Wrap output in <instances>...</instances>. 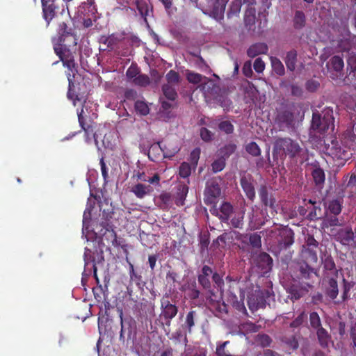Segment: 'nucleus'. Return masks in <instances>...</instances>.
<instances>
[{
	"instance_id": "18",
	"label": "nucleus",
	"mask_w": 356,
	"mask_h": 356,
	"mask_svg": "<svg viewBox=\"0 0 356 356\" xmlns=\"http://www.w3.org/2000/svg\"><path fill=\"white\" fill-rule=\"evenodd\" d=\"M257 264L264 272L271 270L273 266V259L266 252L260 253L257 258Z\"/></svg>"
},
{
	"instance_id": "4",
	"label": "nucleus",
	"mask_w": 356,
	"mask_h": 356,
	"mask_svg": "<svg viewBox=\"0 0 356 356\" xmlns=\"http://www.w3.org/2000/svg\"><path fill=\"white\" fill-rule=\"evenodd\" d=\"M329 129H334V118L331 115L327 113L321 118L318 113H313L310 136L316 137L318 134H323Z\"/></svg>"
},
{
	"instance_id": "16",
	"label": "nucleus",
	"mask_w": 356,
	"mask_h": 356,
	"mask_svg": "<svg viewBox=\"0 0 356 356\" xmlns=\"http://www.w3.org/2000/svg\"><path fill=\"white\" fill-rule=\"evenodd\" d=\"M161 306L163 311L160 315V321L163 325L164 322H163L162 318H165L167 320L165 323L167 324L168 323V320L173 318L177 314V309L175 305L170 304L168 301H163Z\"/></svg>"
},
{
	"instance_id": "34",
	"label": "nucleus",
	"mask_w": 356,
	"mask_h": 356,
	"mask_svg": "<svg viewBox=\"0 0 356 356\" xmlns=\"http://www.w3.org/2000/svg\"><path fill=\"white\" fill-rule=\"evenodd\" d=\"M338 293L339 290L337 281L333 278H330L328 281V286L326 289V294L331 299H334L337 298Z\"/></svg>"
},
{
	"instance_id": "29",
	"label": "nucleus",
	"mask_w": 356,
	"mask_h": 356,
	"mask_svg": "<svg viewBox=\"0 0 356 356\" xmlns=\"http://www.w3.org/2000/svg\"><path fill=\"white\" fill-rule=\"evenodd\" d=\"M296 61L297 51L294 49H292L286 54L285 58V63L287 69L290 71H294L296 69Z\"/></svg>"
},
{
	"instance_id": "13",
	"label": "nucleus",
	"mask_w": 356,
	"mask_h": 356,
	"mask_svg": "<svg viewBox=\"0 0 356 356\" xmlns=\"http://www.w3.org/2000/svg\"><path fill=\"white\" fill-rule=\"evenodd\" d=\"M293 232L287 227L280 229L277 239L280 248L286 249L293 243Z\"/></svg>"
},
{
	"instance_id": "58",
	"label": "nucleus",
	"mask_w": 356,
	"mask_h": 356,
	"mask_svg": "<svg viewBox=\"0 0 356 356\" xmlns=\"http://www.w3.org/2000/svg\"><path fill=\"white\" fill-rule=\"evenodd\" d=\"M247 152L254 156H257L260 154V149L259 146L254 142L249 143L246 146Z\"/></svg>"
},
{
	"instance_id": "37",
	"label": "nucleus",
	"mask_w": 356,
	"mask_h": 356,
	"mask_svg": "<svg viewBox=\"0 0 356 356\" xmlns=\"http://www.w3.org/2000/svg\"><path fill=\"white\" fill-rule=\"evenodd\" d=\"M134 108L136 112L140 115H147L149 113V106L144 101H136L134 104Z\"/></svg>"
},
{
	"instance_id": "32",
	"label": "nucleus",
	"mask_w": 356,
	"mask_h": 356,
	"mask_svg": "<svg viewBox=\"0 0 356 356\" xmlns=\"http://www.w3.org/2000/svg\"><path fill=\"white\" fill-rule=\"evenodd\" d=\"M163 96L169 101L175 102L177 93L175 88L170 84H165L162 88Z\"/></svg>"
},
{
	"instance_id": "30",
	"label": "nucleus",
	"mask_w": 356,
	"mask_h": 356,
	"mask_svg": "<svg viewBox=\"0 0 356 356\" xmlns=\"http://www.w3.org/2000/svg\"><path fill=\"white\" fill-rule=\"evenodd\" d=\"M316 334L318 341L322 347H327L330 341V336L328 332L322 327L316 330Z\"/></svg>"
},
{
	"instance_id": "56",
	"label": "nucleus",
	"mask_w": 356,
	"mask_h": 356,
	"mask_svg": "<svg viewBox=\"0 0 356 356\" xmlns=\"http://www.w3.org/2000/svg\"><path fill=\"white\" fill-rule=\"evenodd\" d=\"M249 226L251 229H257L260 225V222L257 220V212H254L253 209L249 214Z\"/></svg>"
},
{
	"instance_id": "38",
	"label": "nucleus",
	"mask_w": 356,
	"mask_h": 356,
	"mask_svg": "<svg viewBox=\"0 0 356 356\" xmlns=\"http://www.w3.org/2000/svg\"><path fill=\"white\" fill-rule=\"evenodd\" d=\"M332 68L336 72H341L344 66L343 60L339 56H334L329 61Z\"/></svg>"
},
{
	"instance_id": "11",
	"label": "nucleus",
	"mask_w": 356,
	"mask_h": 356,
	"mask_svg": "<svg viewBox=\"0 0 356 356\" xmlns=\"http://www.w3.org/2000/svg\"><path fill=\"white\" fill-rule=\"evenodd\" d=\"M221 194V190L219 184L215 181H210L207 183L205 190V202L212 204L215 200Z\"/></svg>"
},
{
	"instance_id": "62",
	"label": "nucleus",
	"mask_w": 356,
	"mask_h": 356,
	"mask_svg": "<svg viewBox=\"0 0 356 356\" xmlns=\"http://www.w3.org/2000/svg\"><path fill=\"white\" fill-rule=\"evenodd\" d=\"M319 86V83L317 81L313 79L308 80L305 83L306 90L310 92L316 91Z\"/></svg>"
},
{
	"instance_id": "5",
	"label": "nucleus",
	"mask_w": 356,
	"mask_h": 356,
	"mask_svg": "<svg viewBox=\"0 0 356 356\" xmlns=\"http://www.w3.org/2000/svg\"><path fill=\"white\" fill-rule=\"evenodd\" d=\"M269 297V292L266 290H255L248 297V304L249 309L254 312L259 308H264L266 305V298Z\"/></svg>"
},
{
	"instance_id": "51",
	"label": "nucleus",
	"mask_w": 356,
	"mask_h": 356,
	"mask_svg": "<svg viewBox=\"0 0 356 356\" xmlns=\"http://www.w3.org/2000/svg\"><path fill=\"white\" fill-rule=\"evenodd\" d=\"M243 216L244 213H240L238 215H236L232 220H231V225L234 228H238L241 229L243 225Z\"/></svg>"
},
{
	"instance_id": "50",
	"label": "nucleus",
	"mask_w": 356,
	"mask_h": 356,
	"mask_svg": "<svg viewBox=\"0 0 356 356\" xmlns=\"http://www.w3.org/2000/svg\"><path fill=\"white\" fill-rule=\"evenodd\" d=\"M271 341L270 337L267 334H258L256 337L257 343L262 347L270 346Z\"/></svg>"
},
{
	"instance_id": "64",
	"label": "nucleus",
	"mask_w": 356,
	"mask_h": 356,
	"mask_svg": "<svg viewBox=\"0 0 356 356\" xmlns=\"http://www.w3.org/2000/svg\"><path fill=\"white\" fill-rule=\"evenodd\" d=\"M166 79L168 82V84L177 83L179 81V76L178 73L171 70L166 74Z\"/></svg>"
},
{
	"instance_id": "15",
	"label": "nucleus",
	"mask_w": 356,
	"mask_h": 356,
	"mask_svg": "<svg viewBox=\"0 0 356 356\" xmlns=\"http://www.w3.org/2000/svg\"><path fill=\"white\" fill-rule=\"evenodd\" d=\"M127 334L128 339H131V336L135 334V322L132 320H123L121 318V330L120 334V340L124 341V334Z\"/></svg>"
},
{
	"instance_id": "2",
	"label": "nucleus",
	"mask_w": 356,
	"mask_h": 356,
	"mask_svg": "<svg viewBox=\"0 0 356 356\" xmlns=\"http://www.w3.org/2000/svg\"><path fill=\"white\" fill-rule=\"evenodd\" d=\"M302 148L298 143L290 138H278L275 140L273 146V159L278 163L279 160L282 162L286 156L290 158H294L300 154Z\"/></svg>"
},
{
	"instance_id": "24",
	"label": "nucleus",
	"mask_w": 356,
	"mask_h": 356,
	"mask_svg": "<svg viewBox=\"0 0 356 356\" xmlns=\"http://www.w3.org/2000/svg\"><path fill=\"white\" fill-rule=\"evenodd\" d=\"M337 237L343 245H349L354 240V233L351 229H342L339 231Z\"/></svg>"
},
{
	"instance_id": "21",
	"label": "nucleus",
	"mask_w": 356,
	"mask_h": 356,
	"mask_svg": "<svg viewBox=\"0 0 356 356\" xmlns=\"http://www.w3.org/2000/svg\"><path fill=\"white\" fill-rule=\"evenodd\" d=\"M188 192V187L186 184H179L177 187V191L174 195L175 203L178 206L184 204V200Z\"/></svg>"
},
{
	"instance_id": "63",
	"label": "nucleus",
	"mask_w": 356,
	"mask_h": 356,
	"mask_svg": "<svg viewBox=\"0 0 356 356\" xmlns=\"http://www.w3.org/2000/svg\"><path fill=\"white\" fill-rule=\"evenodd\" d=\"M200 148L194 149L191 153L190 161H191V164L194 167H196V165H197L198 160L200 159Z\"/></svg>"
},
{
	"instance_id": "7",
	"label": "nucleus",
	"mask_w": 356,
	"mask_h": 356,
	"mask_svg": "<svg viewBox=\"0 0 356 356\" xmlns=\"http://www.w3.org/2000/svg\"><path fill=\"white\" fill-rule=\"evenodd\" d=\"M236 238L244 245L243 246V248L245 245H250L253 250L257 252L261 247V236L256 233L250 235L238 233L236 236Z\"/></svg>"
},
{
	"instance_id": "52",
	"label": "nucleus",
	"mask_w": 356,
	"mask_h": 356,
	"mask_svg": "<svg viewBox=\"0 0 356 356\" xmlns=\"http://www.w3.org/2000/svg\"><path fill=\"white\" fill-rule=\"evenodd\" d=\"M83 113H84V111H83V108L81 109V111L77 112L78 121H79V125L81 127V129L85 131V133L88 136H89V134H90V129L91 127L90 126H88L87 127H86V126H85V119H84V117H83Z\"/></svg>"
},
{
	"instance_id": "54",
	"label": "nucleus",
	"mask_w": 356,
	"mask_h": 356,
	"mask_svg": "<svg viewBox=\"0 0 356 356\" xmlns=\"http://www.w3.org/2000/svg\"><path fill=\"white\" fill-rule=\"evenodd\" d=\"M337 215L327 216L324 221L325 226H340L342 222L336 217Z\"/></svg>"
},
{
	"instance_id": "9",
	"label": "nucleus",
	"mask_w": 356,
	"mask_h": 356,
	"mask_svg": "<svg viewBox=\"0 0 356 356\" xmlns=\"http://www.w3.org/2000/svg\"><path fill=\"white\" fill-rule=\"evenodd\" d=\"M159 101L161 106L159 113H157V119L167 121L173 116L172 111L175 106V102L169 100L165 101L163 97L159 98Z\"/></svg>"
},
{
	"instance_id": "22",
	"label": "nucleus",
	"mask_w": 356,
	"mask_h": 356,
	"mask_svg": "<svg viewBox=\"0 0 356 356\" xmlns=\"http://www.w3.org/2000/svg\"><path fill=\"white\" fill-rule=\"evenodd\" d=\"M74 42L71 40L69 37L65 36L63 42L61 41L58 42V41H54L53 43L54 50L55 51V47L60 48L62 51L65 50H72L70 48L72 47H76L77 44V38L76 35L74 33Z\"/></svg>"
},
{
	"instance_id": "31",
	"label": "nucleus",
	"mask_w": 356,
	"mask_h": 356,
	"mask_svg": "<svg viewBox=\"0 0 356 356\" xmlns=\"http://www.w3.org/2000/svg\"><path fill=\"white\" fill-rule=\"evenodd\" d=\"M293 26L296 29H301L305 26L306 17L302 11L296 10L293 17Z\"/></svg>"
},
{
	"instance_id": "39",
	"label": "nucleus",
	"mask_w": 356,
	"mask_h": 356,
	"mask_svg": "<svg viewBox=\"0 0 356 356\" xmlns=\"http://www.w3.org/2000/svg\"><path fill=\"white\" fill-rule=\"evenodd\" d=\"M187 79L190 83H201L204 86V81L206 82L208 78H207L206 76H203L200 74L190 72L187 74Z\"/></svg>"
},
{
	"instance_id": "25",
	"label": "nucleus",
	"mask_w": 356,
	"mask_h": 356,
	"mask_svg": "<svg viewBox=\"0 0 356 356\" xmlns=\"http://www.w3.org/2000/svg\"><path fill=\"white\" fill-rule=\"evenodd\" d=\"M131 191L133 192L137 197L143 198L152 191V188L149 185L137 184L131 188Z\"/></svg>"
},
{
	"instance_id": "36",
	"label": "nucleus",
	"mask_w": 356,
	"mask_h": 356,
	"mask_svg": "<svg viewBox=\"0 0 356 356\" xmlns=\"http://www.w3.org/2000/svg\"><path fill=\"white\" fill-rule=\"evenodd\" d=\"M99 41L101 43L106 44L107 47L113 49L119 42V39L114 34H112L108 36H102Z\"/></svg>"
},
{
	"instance_id": "10",
	"label": "nucleus",
	"mask_w": 356,
	"mask_h": 356,
	"mask_svg": "<svg viewBox=\"0 0 356 356\" xmlns=\"http://www.w3.org/2000/svg\"><path fill=\"white\" fill-rule=\"evenodd\" d=\"M202 90H204L205 97L207 98L213 99L216 100L222 93V90L220 87L212 80L207 79L204 81V85L202 86Z\"/></svg>"
},
{
	"instance_id": "53",
	"label": "nucleus",
	"mask_w": 356,
	"mask_h": 356,
	"mask_svg": "<svg viewBox=\"0 0 356 356\" xmlns=\"http://www.w3.org/2000/svg\"><path fill=\"white\" fill-rule=\"evenodd\" d=\"M191 168L190 164L186 162L182 163L179 167V175L183 178H186L191 175Z\"/></svg>"
},
{
	"instance_id": "12",
	"label": "nucleus",
	"mask_w": 356,
	"mask_h": 356,
	"mask_svg": "<svg viewBox=\"0 0 356 356\" xmlns=\"http://www.w3.org/2000/svg\"><path fill=\"white\" fill-rule=\"evenodd\" d=\"M326 151L334 159H346L347 152L336 140H332L330 144L327 145Z\"/></svg>"
},
{
	"instance_id": "43",
	"label": "nucleus",
	"mask_w": 356,
	"mask_h": 356,
	"mask_svg": "<svg viewBox=\"0 0 356 356\" xmlns=\"http://www.w3.org/2000/svg\"><path fill=\"white\" fill-rule=\"evenodd\" d=\"M136 5L140 14L143 17H144L145 21L147 24V17L149 15V9L147 8L146 3L142 0H137Z\"/></svg>"
},
{
	"instance_id": "27",
	"label": "nucleus",
	"mask_w": 356,
	"mask_h": 356,
	"mask_svg": "<svg viewBox=\"0 0 356 356\" xmlns=\"http://www.w3.org/2000/svg\"><path fill=\"white\" fill-rule=\"evenodd\" d=\"M312 175L316 186L320 189L322 188L325 179V173L323 169L320 168H315L312 171Z\"/></svg>"
},
{
	"instance_id": "57",
	"label": "nucleus",
	"mask_w": 356,
	"mask_h": 356,
	"mask_svg": "<svg viewBox=\"0 0 356 356\" xmlns=\"http://www.w3.org/2000/svg\"><path fill=\"white\" fill-rule=\"evenodd\" d=\"M328 209L334 215H338L341 213V207L339 201L333 200L330 202Z\"/></svg>"
},
{
	"instance_id": "23",
	"label": "nucleus",
	"mask_w": 356,
	"mask_h": 356,
	"mask_svg": "<svg viewBox=\"0 0 356 356\" xmlns=\"http://www.w3.org/2000/svg\"><path fill=\"white\" fill-rule=\"evenodd\" d=\"M103 226L104 227H109L106 228V232L103 234V238L106 240L113 247L120 246V244L118 241L117 234L113 229H110V228H111V227L109 225V224L108 222H106V225H104Z\"/></svg>"
},
{
	"instance_id": "44",
	"label": "nucleus",
	"mask_w": 356,
	"mask_h": 356,
	"mask_svg": "<svg viewBox=\"0 0 356 356\" xmlns=\"http://www.w3.org/2000/svg\"><path fill=\"white\" fill-rule=\"evenodd\" d=\"M229 343V341H225L216 348L217 356H235L230 350H226V346Z\"/></svg>"
},
{
	"instance_id": "55",
	"label": "nucleus",
	"mask_w": 356,
	"mask_h": 356,
	"mask_svg": "<svg viewBox=\"0 0 356 356\" xmlns=\"http://www.w3.org/2000/svg\"><path fill=\"white\" fill-rule=\"evenodd\" d=\"M283 341L291 349L295 350L298 347V342L296 337L294 335H291L289 337H284Z\"/></svg>"
},
{
	"instance_id": "61",
	"label": "nucleus",
	"mask_w": 356,
	"mask_h": 356,
	"mask_svg": "<svg viewBox=\"0 0 356 356\" xmlns=\"http://www.w3.org/2000/svg\"><path fill=\"white\" fill-rule=\"evenodd\" d=\"M216 102L218 103L225 109H228L231 105V101L223 95L222 93L216 99Z\"/></svg>"
},
{
	"instance_id": "28",
	"label": "nucleus",
	"mask_w": 356,
	"mask_h": 356,
	"mask_svg": "<svg viewBox=\"0 0 356 356\" xmlns=\"http://www.w3.org/2000/svg\"><path fill=\"white\" fill-rule=\"evenodd\" d=\"M232 206L228 202H224L220 206L219 212L217 211V216H218L222 220L227 221L230 214L232 213Z\"/></svg>"
},
{
	"instance_id": "45",
	"label": "nucleus",
	"mask_w": 356,
	"mask_h": 356,
	"mask_svg": "<svg viewBox=\"0 0 356 356\" xmlns=\"http://www.w3.org/2000/svg\"><path fill=\"white\" fill-rule=\"evenodd\" d=\"M271 63L273 70L278 75L284 74V67L282 62L277 58H271Z\"/></svg>"
},
{
	"instance_id": "19",
	"label": "nucleus",
	"mask_w": 356,
	"mask_h": 356,
	"mask_svg": "<svg viewBox=\"0 0 356 356\" xmlns=\"http://www.w3.org/2000/svg\"><path fill=\"white\" fill-rule=\"evenodd\" d=\"M268 47L266 43L258 42L251 45L247 50V54L250 58L256 57L259 54H266Z\"/></svg>"
},
{
	"instance_id": "60",
	"label": "nucleus",
	"mask_w": 356,
	"mask_h": 356,
	"mask_svg": "<svg viewBox=\"0 0 356 356\" xmlns=\"http://www.w3.org/2000/svg\"><path fill=\"white\" fill-rule=\"evenodd\" d=\"M348 68L350 70V73H356V55L350 54L347 60Z\"/></svg>"
},
{
	"instance_id": "14",
	"label": "nucleus",
	"mask_w": 356,
	"mask_h": 356,
	"mask_svg": "<svg viewBox=\"0 0 356 356\" xmlns=\"http://www.w3.org/2000/svg\"><path fill=\"white\" fill-rule=\"evenodd\" d=\"M58 35L52 38V42L54 41L63 42L65 36L69 37L74 42V31L71 27H68L65 22H62L58 24L57 29Z\"/></svg>"
},
{
	"instance_id": "35",
	"label": "nucleus",
	"mask_w": 356,
	"mask_h": 356,
	"mask_svg": "<svg viewBox=\"0 0 356 356\" xmlns=\"http://www.w3.org/2000/svg\"><path fill=\"white\" fill-rule=\"evenodd\" d=\"M303 257L306 259L307 264H316L318 261V256L316 249L306 248L302 252Z\"/></svg>"
},
{
	"instance_id": "20",
	"label": "nucleus",
	"mask_w": 356,
	"mask_h": 356,
	"mask_svg": "<svg viewBox=\"0 0 356 356\" xmlns=\"http://www.w3.org/2000/svg\"><path fill=\"white\" fill-rule=\"evenodd\" d=\"M241 184L247 197L250 200H253L255 196L254 187L250 177H243L241 179Z\"/></svg>"
},
{
	"instance_id": "59",
	"label": "nucleus",
	"mask_w": 356,
	"mask_h": 356,
	"mask_svg": "<svg viewBox=\"0 0 356 356\" xmlns=\"http://www.w3.org/2000/svg\"><path fill=\"white\" fill-rule=\"evenodd\" d=\"M218 128L220 130L225 132L226 134H231L234 130V127L229 121H222L219 123Z\"/></svg>"
},
{
	"instance_id": "6",
	"label": "nucleus",
	"mask_w": 356,
	"mask_h": 356,
	"mask_svg": "<svg viewBox=\"0 0 356 356\" xmlns=\"http://www.w3.org/2000/svg\"><path fill=\"white\" fill-rule=\"evenodd\" d=\"M59 0H41L42 17L48 26L51 20L57 17L59 12Z\"/></svg>"
},
{
	"instance_id": "26",
	"label": "nucleus",
	"mask_w": 356,
	"mask_h": 356,
	"mask_svg": "<svg viewBox=\"0 0 356 356\" xmlns=\"http://www.w3.org/2000/svg\"><path fill=\"white\" fill-rule=\"evenodd\" d=\"M259 196L262 201V202L266 205L268 206L270 208H274V204L275 203V199L273 197L272 195L268 196L267 188L265 186H261L259 188Z\"/></svg>"
},
{
	"instance_id": "8",
	"label": "nucleus",
	"mask_w": 356,
	"mask_h": 356,
	"mask_svg": "<svg viewBox=\"0 0 356 356\" xmlns=\"http://www.w3.org/2000/svg\"><path fill=\"white\" fill-rule=\"evenodd\" d=\"M83 257L85 265H88L90 262L92 263L94 275L96 276L97 270L96 265L104 261L103 250L96 251V253L93 252L92 255V251L88 248H86Z\"/></svg>"
},
{
	"instance_id": "1",
	"label": "nucleus",
	"mask_w": 356,
	"mask_h": 356,
	"mask_svg": "<svg viewBox=\"0 0 356 356\" xmlns=\"http://www.w3.org/2000/svg\"><path fill=\"white\" fill-rule=\"evenodd\" d=\"M146 332H143L134 344V349L138 356H156V330L152 319L147 317L142 321Z\"/></svg>"
},
{
	"instance_id": "33",
	"label": "nucleus",
	"mask_w": 356,
	"mask_h": 356,
	"mask_svg": "<svg viewBox=\"0 0 356 356\" xmlns=\"http://www.w3.org/2000/svg\"><path fill=\"white\" fill-rule=\"evenodd\" d=\"M157 145L163 152L164 158H171L179 151V149L177 147H172L170 144H168V146H166L165 144L157 142Z\"/></svg>"
},
{
	"instance_id": "42",
	"label": "nucleus",
	"mask_w": 356,
	"mask_h": 356,
	"mask_svg": "<svg viewBox=\"0 0 356 356\" xmlns=\"http://www.w3.org/2000/svg\"><path fill=\"white\" fill-rule=\"evenodd\" d=\"M299 270L301 274V276L305 279L310 278L311 275L313 273H315L314 271V268L310 267L307 263L301 264L300 266Z\"/></svg>"
},
{
	"instance_id": "17",
	"label": "nucleus",
	"mask_w": 356,
	"mask_h": 356,
	"mask_svg": "<svg viewBox=\"0 0 356 356\" xmlns=\"http://www.w3.org/2000/svg\"><path fill=\"white\" fill-rule=\"evenodd\" d=\"M244 293L241 292L240 298L231 291H229L227 301L237 310L243 313L246 312V309L243 303Z\"/></svg>"
},
{
	"instance_id": "47",
	"label": "nucleus",
	"mask_w": 356,
	"mask_h": 356,
	"mask_svg": "<svg viewBox=\"0 0 356 356\" xmlns=\"http://www.w3.org/2000/svg\"><path fill=\"white\" fill-rule=\"evenodd\" d=\"M309 323L312 327L318 329L321 326V321L319 315L316 312H313L309 315Z\"/></svg>"
},
{
	"instance_id": "40",
	"label": "nucleus",
	"mask_w": 356,
	"mask_h": 356,
	"mask_svg": "<svg viewBox=\"0 0 356 356\" xmlns=\"http://www.w3.org/2000/svg\"><path fill=\"white\" fill-rule=\"evenodd\" d=\"M140 74V69L136 65L131 64V66L127 69L126 72V76L128 81L131 83L134 80L135 77H137Z\"/></svg>"
},
{
	"instance_id": "49",
	"label": "nucleus",
	"mask_w": 356,
	"mask_h": 356,
	"mask_svg": "<svg viewBox=\"0 0 356 356\" xmlns=\"http://www.w3.org/2000/svg\"><path fill=\"white\" fill-rule=\"evenodd\" d=\"M225 166V160L222 157L215 160L211 164V170L214 173L220 172L224 169Z\"/></svg>"
},
{
	"instance_id": "48",
	"label": "nucleus",
	"mask_w": 356,
	"mask_h": 356,
	"mask_svg": "<svg viewBox=\"0 0 356 356\" xmlns=\"http://www.w3.org/2000/svg\"><path fill=\"white\" fill-rule=\"evenodd\" d=\"M236 234L238 233H236V232H230L229 233L227 232H225L222 234H221L220 236H219L216 240V243L218 245V246H222V247H224L226 244V241L227 239H229V238H233V236L232 234Z\"/></svg>"
},
{
	"instance_id": "3",
	"label": "nucleus",
	"mask_w": 356,
	"mask_h": 356,
	"mask_svg": "<svg viewBox=\"0 0 356 356\" xmlns=\"http://www.w3.org/2000/svg\"><path fill=\"white\" fill-rule=\"evenodd\" d=\"M55 54L59 57L63 66L67 68L65 73L69 82V86L74 87L76 75L78 74V64L75 62L76 52L72 50L62 51L60 48L55 47Z\"/></svg>"
},
{
	"instance_id": "41",
	"label": "nucleus",
	"mask_w": 356,
	"mask_h": 356,
	"mask_svg": "<svg viewBox=\"0 0 356 356\" xmlns=\"http://www.w3.org/2000/svg\"><path fill=\"white\" fill-rule=\"evenodd\" d=\"M132 83L137 86L145 87L150 83V79L147 75L140 74L137 77H135Z\"/></svg>"
},
{
	"instance_id": "46",
	"label": "nucleus",
	"mask_w": 356,
	"mask_h": 356,
	"mask_svg": "<svg viewBox=\"0 0 356 356\" xmlns=\"http://www.w3.org/2000/svg\"><path fill=\"white\" fill-rule=\"evenodd\" d=\"M160 200L161 201V204L160 207L162 209H167L169 207H171L172 203V199L170 193H163L159 196Z\"/></svg>"
}]
</instances>
